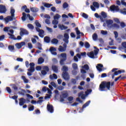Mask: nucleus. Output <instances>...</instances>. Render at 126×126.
I'll list each match as a JSON object with an SVG mask.
<instances>
[{
  "label": "nucleus",
  "mask_w": 126,
  "mask_h": 126,
  "mask_svg": "<svg viewBox=\"0 0 126 126\" xmlns=\"http://www.w3.org/2000/svg\"><path fill=\"white\" fill-rule=\"evenodd\" d=\"M15 12V10L13 8L10 9L11 16H8L7 17L3 19V16H0V20H2L4 19L5 22L7 24L9 21H12L13 18H14V13Z\"/></svg>",
  "instance_id": "f257e3e1"
},
{
  "label": "nucleus",
  "mask_w": 126,
  "mask_h": 126,
  "mask_svg": "<svg viewBox=\"0 0 126 126\" xmlns=\"http://www.w3.org/2000/svg\"><path fill=\"white\" fill-rule=\"evenodd\" d=\"M114 85V82H102L100 85H99V90L100 91H105V89L107 88L108 90H110V88L111 86H113Z\"/></svg>",
  "instance_id": "f03ea898"
},
{
  "label": "nucleus",
  "mask_w": 126,
  "mask_h": 126,
  "mask_svg": "<svg viewBox=\"0 0 126 126\" xmlns=\"http://www.w3.org/2000/svg\"><path fill=\"white\" fill-rule=\"evenodd\" d=\"M14 28H15L14 27H6L3 29L4 32H8V34L10 36L9 38L12 40H16V38L14 37V34H13L14 31L12 30L14 29Z\"/></svg>",
  "instance_id": "7ed1b4c3"
},
{
  "label": "nucleus",
  "mask_w": 126,
  "mask_h": 126,
  "mask_svg": "<svg viewBox=\"0 0 126 126\" xmlns=\"http://www.w3.org/2000/svg\"><path fill=\"white\" fill-rule=\"evenodd\" d=\"M107 26L109 28H112V29L118 30L120 29V25L118 24H113L114 21L112 20H108L106 21Z\"/></svg>",
  "instance_id": "20e7f679"
},
{
  "label": "nucleus",
  "mask_w": 126,
  "mask_h": 126,
  "mask_svg": "<svg viewBox=\"0 0 126 126\" xmlns=\"http://www.w3.org/2000/svg\"><path fill=\"white\" fill-rule=\"evenodd\" d=\"M36 70H41V69H42L41 70V74L42 75H46L47 74V72L49 71V67L47 66H43L41 67V66H37L36 67Z\"/></svg>",
  "instance_id": "39448f33"
},
{
  "label": "nucleus",
  "mask_w": 126,
  "mask_h": 126,
  "mask_svg": "<svg viewBox=\"0 0 126 126\" xmlns=\"http://www.w3.org/2000/svg\"><path fill=\"white\" fill-rule=\"evenodd\" d=\"M35 25H36V26H37V27L36 28V31H37V32H39V35L41 38H43L44 37V31L42 30H40V29H39V28H41V24L40 23H39V22H35Z\"/></svg>",
  "instance_id": "423d86ee"
},
{
  "label": "nucleus",
  "mask_w": 126,
  "mask_h": 126,
  "mask_svg": "<svg viewBox=\"0 0 126 126\" xmlns=\"http://www.w3.org/2000/svg\"><path fill=\"white\" fill-rule=\"evenodd\" d=\"M94 52H89L87 53V55L91 59H95L96 58L95 56H97L98 55V53L99 52V49H97V47H94Z\"/></svg>",
  "instance_id": "0eeeda50"
},
{
  "label": "nucleus",
  "mask_w": 126,
  "mask_h": 126,
  "mask_svg": "<svg viewBox=\"0 0 126 126\" xmlns=\"http://www.w3.org/2000/svg\"><path fill=\"white\" fill-rule=\"evenodd\" d=\"M27 18H29L31 21L34 20V18L30 16V14L27 15L26 13L23 12V16L22 17V20H23V21H25V20H26V19H27Z\"/></svg>",
  "instance_id": "6e6552de"
},
{
  "label": "nucleus",
  "mask_w": 126,
  "mask_h": 126,
  "mask_svg": "<svg viewBox=\"0 0 126 126\" xmlns=\"http://www.w3.org/2000/svg\"><path fill=\"white\" fill-rule=\"evenodd\" d=\"M88 92L89 93H91V92H92V91L91 90H89L85 92V94H84V93L81 92V93L78 94V97H81L82 99H85L86 97H87V95H88Z\"/></svg>",
  "instance_id": "1a4fd4ad"
},
{
  "label": "nucleus",
  "mask_w": 126,
  "mask_h": 126,
  "mask_svg": "<svg viewBox=\"0 0 126 126\" xmlns=\"http://www.w3.org/2000/svg\"><path fill=\"white\" fill-rule=\"evenodd\" d=\"M82 69H81V73H86L87 72H86V70H88L89 69V66L87 64H85L84 66H81Z\"/></svg>",
  "instance_id": "9d476101"
},
{
  "label": "nucleus",
  "mask_w": 126,
  "mask_h": 126,
  "mask_svg": "<svg viewBox=\"0 0 126 126\" xmlns=\"http://www.w3.org/2000/svg\"><path fill=\"white\" fill-rule=\"evenodd\" d=\"M62 95H60L61 99H62V101H63V99H65V98H67L68 96V93L66 91H63L62 92Z\"/></svg>",
  "instance_id": "9b49d317"
},
{
  "label": "nucleus",
  "mask_w": 126,
  "mask_h": 126,
  "mask_svg": "<svg viewBox=\"0 0 126 126\" xmlns=\"http://www.w3.org/2000/svg\"><path fill=\"white\" fill-rule=\"evenodd\" d=\"M30 68L28 69V71H30V72H33L35 71V68L34 67L35 66V64L33 63H31L30 64Z\"/></svg>",
  "instance_id": "f8f14e48"
},
{
  "label": "nucleus",
  "mask_w": 126,
  "mask_h": 126,
  "mask_svg": "<svg viewBox=\"0 0 126 126\" xmlns=\"http://www.w3.org/2000/svg\"><path fill=\"white\" fill-rule=\"evenodd\" d=\"M6 12V8L5 6L0 5V13H5Z\"/></svg>",
  "instance_id": "ddd939ff"
},
{
  "label": "nucleus",
  "mask_w": 126,
  "mask_h": 126,
  "mask_svg": "<svg viewBox=\"0 0 126 126\" xmlns=\"http://www.w3.org/2000/svg\"><path fill=\"white\" fill-rule=\"evenodd\" d=\"M23 46H25V42H22L15 44V46L16 47L17 49H21L22 47H23Z\"/></svg>",
  "instance_id": "4468645a"
},
{
  "label": "nucleus",
  "mask_w": 126,
  "mask_h": 126,
  "mask_svg": "<svg viewBox=\"0 0 126 126\" xmlns=\"http://www.w3.org/2000/svg\"><path fill=\"white\" fill-rule=\"evenodd\" d=\"M68 39H69V36H68V34L65 33L64 34V38L63 39V41L66 43V44H68Z\"/></svg>",
  "instance_id": "2eb2a0df"
},
{
  "label": "nucleus",
  "mask_w": 126,
  "mask_h": 126,
  "mask_svg": "<svg viewBox=\"0 0 126 126\" xmlns=\"http://www.w3.org/2000/svg\"><path fill=\"white\" fill-rule=\"evenodd\" d=\"M111 11H118L119 6L112 5L110 7Z\"/></svg>",
  "instance_id": "dca6fc26"
},
{
  "label": "nucleus",
  "mask_w": 126,
  "mask_h": 126,
  "mask_svg": "<svg viewBox=\"0 0 126 126\" xmlns=\"http://www.w3.org/2000/svg\"><path fill=\"white\" fill-rule=\"evenodd\" d=\"M47 108L48 112L50 113H54V108L51 104H47Z\"/></svg>",
  "instance_id": "f3484780"
},
{
  "label": "nucleus",
  "mask_w": 126,
  "mask_h": 126,
  "mask_svg": "<svg viewBox=\"0 0 126 126\" xmlns=\"http://www.w3.org/2000/svg\"><path fill=\"white\" fill-rule=\"evenodd\" d=\"M62 75L64 80H69V75L68 74V73H63Z\"/></svg>",
  "instance_id": "a211bd4d"
},
{
  "label": "nucleus",
  "mask_w": 126,
  "mask_h": 126,
  "mask_svg": "<svg viewBox=\"0 0 126 126\" xmlns=\"http://www.w3.org/2000/svg\"><path fill=\"white\" fill-rule=\"evenodd\" d=\"M58 58L64 60V61H66V54L62 53L60 55H58Z\"/></svg>",
  "instance_id": "6ab92c4d"
},
{
  "label": "nucleus",
  "mask_w": 126,
  "mask_h": 126,
  "mask_svg": "<svg viewBox=\"0 0 126 126\" xmlns=\"http://www.w3.org/2000/svg\"><path fill=\"white\" fill-rule=\"evenodd\" d=\"M62 71L63 73H67V71H68V67L65 65L63 66Z\"/></svg>",
  "instance_id": "aec40b11"
},
{
  "label": "nucleus",
  "mask_w": 126,
  "mask_h": 126,
  "mask_svg": "<svg viewBox=\"0 0 126 126\" xmlns=\"http://www.w3.org/2000/svg\"><path fill=\"white\" fill-rule=\"evenodd\" d=\"M50 51L52 54V55H57V52H56V51H57V49L55 47H50Z\"/></svg>",
  "instance_id": "412c9836"
},
{
  "label": "nucleus",
  "mask_w": 126,
  "mask_h": 126,
  "mask_svg": "<svg viewBox=\"0 0 126 126\" xmlns=\"http://www.w3.org/2000/svg\"><path fill=\"white\" fill-rule=\"evenodd\" d=\"M26 102V99L21 98L20 99V102L19 103L20 106H23Z\"/></svg>",
  "instance_id": "4be33fe9"
},
{
  "label": "nucleus",
  "mask_w": 126,
  "mask_h": 126,
  "mask_svg": "<svg viewBox=\"0 0 126 126\" xmlns=\"http://www.w3.org/2000/svg\"><path fill=\"white\" fill-rule=\"evenodd\" d=\"M96 68H97V70H98V71H102V68H103V64L99 63L97 64V65H96Z\"/></svg>",
  "instance_id": "5701e85b"
},
{
  "label": "nucleus",
  "mask_w": 126,
  "mask_h": 126,
  "mask_svg": "<svg viewBox=\"0 0 126 126\" xmlns=\"http://www.w3.org/2000/svg\"><path fill=\"white\" fill-rule=\"evenodd\" d=\"M28 34V31H27L26 30H22L21 31L20 35L21 36H23V35H27Z\"/></svg>",
  "instance_id": "b1692460"
},
{
  "label": "nucleus",
  "mask_w": 126,
  "mask_h": 126,
  "mask_svg": "<svg viewBox=\"0 0 126 126\" xmlns=\"http://www.w3.org/2000/svg\"><path fill=\"white\" fill-rule=\"evenodd\" d=\"M30 9L31 11H32V12H38V11H39V9H38L36 7H31Z\"/></svg>",
  "instance_id": "393cba45"
},
{
  "label": "nucleus",
  "mask_w": 126,
  "mask_h": 126,
  "mask_svg": "<svg viewBox=\"0 0 126 126\" xmlns=\"http://www.w3.org/2000/svg\"><path fill=\"white\" fill-rule=\"evenodd\" d=\"M58 27L61 30H65L66 29H67V27H65V26H63V25L60 24L58 25Z\"/></svg>",
  "instance_id": "a878e982"
},
{
  "label": "nucleus",
  "mask_w": 126,
  "mask_h": 126,
  "mask_svg": "<svg viewBox=\"0 0 126 126\" xmlns=\"http://www.w3.org/2000/svg\"><path fill=\"white\" fill-rule=\"evenodd\" d=\"M78 59H81V55L79 54H77L76 56L74 57V60L75 62H78Z\"/></svg>",
  "instance_id": "bb28decb"
},
{
  "label": "nucleus",
  "mask_w": 126,
  "mask_h": 126,
  "mask_svg": "<svg viewBox=\"0 0 126 126\" xmlns=\"http://www.w3.org/2000/svg\"><path fill=\"white\" fill-rule=\"evenodd\" d=\"M90 103H91V101H89L83 105L82 109V112H83V109L84 108H86V107H88V106H89V104H90Z\"/></svg>",
  "instance_id": "cd10ccee"
},
{
  "label": "nucleus",
  "mask_w": 126,
  "mask_h": 126,
  "mask_svg": "<svg viewBox=\"0 0 126 126\" xmlns=\"http://www.w3.org/2000/svg\"><path fill=\"white\" fill-rule=\"evenodd\" d=\"M33 37H32V43H33V44H35V43L37 42V41H36V39L37 40H38V36H36V35H34Z\"/></svg>",
  "instance_id": "c85d7f7f"
},
{
  "label": "nucleus",
  "mask_w": 126,
  "mask_h": 126,
  "mask_svg": "<svg viewBox=\"0 0 126 126\" xmlns=\"http://www.w3.org/2000/svg\"><path fill=\"white\" fill-rule=\"evenodd\" d=\"M50 79H58V76L56 74H53L50 75Z\"/></svg>",
  "instance_id": "c756f323"
},
{
  "label": "nucleus",
  "mask_w": 126,
  "mask_h": 126,
  "mask_svg": "<svg viewBox=\"0 0 126 126\" xmlns=\"http://www.w3.org/2000/svg\"><path fill=\"white\" fill-rule=\"evenodd\" d=\"M58 50L59 51V52H65V51H66V49H65V48L63 47L60 46L58 48Z\"/></svg>",
  "instance_id": "7c9ffc66"
},
{
  "label": "nucleus",
  "mask_w": 126,
  "mask_h": 126,
  "mask_svg": "<svg viewBox=\"0 0 126 126\" xmlns=\"http://www.w3.org/2000/svg\"><path fill=\"white\" fill-rule=\"evenodd\" d=\"M22 79L23 80L25 83H28L29 82V80L26 78V77H25L24 76H22Z\"/></svg>",
  "instance_id": "2f4dec72"
},
{
  "label": "nucleus",
  "mask_w": 126,
  "mask_h": 126,
  "mask_svg": "<svg viewBox=\"0 0 126 126\" xmlns=\"http://www.w3.org/2000/svg\"><path fill=\"white\" fill-rule=\"evenodd\" d=\"M52 69L55 73H58V66L56 65L52 66Z\"/></svg>",
  "instance_id": "473e14b6"
},
{
  "label": "nucleus",
  "mask_w": 126,
  "mask_h": 126,
  "mask_svg": "<svg viewBox=\"0 0 126 126\" xmlns=\"http://www.w3.org/2000/svg\"><path fill=\"white\" fill-rule=\"evenodd\" d=\"M51 43H52V44H54V45H57V44L59 43V40H58V39L56 38H54L52 40Z\"/></svg>",
  "instance_id": "72a5a7b5"
},
{
  "label": "nucleus",
  "mask_w": 126,
  "mask_h": 126,
  "mask_svg": "<svg viewBox=\"0 0 126 126\" xmlns=\"http://www.w3.org/2000/svg\"><path fill=\"white\" fill-rule=\"evenodd\" d=\"M44 63V59L42 58H40L38 59V64H41V63Z\"/></svg>",
  "instance_id": "f704fd0d"
},
{
  "label": "nucleus",
  "mask_w": 126,
  "mask_h": 126,
  "mask_svg": "<svg viewBox=\"0 0 126 126\" xmlns=\"http://www.w3.org/2000/svg\"><path fill=\"white\" fill-rule=\"evenodd\" d=\"M76 32L77 33V35H82V36H83L84 34L82 32H81L79 30H78V28H76Z\"/></svg>",
  "instance_id": "c9c22d12"
},
{
  "label": "nucleus",
  "mask_w": 126,
  "mask_h": 126,
  "mask_svg": "<svg viewBox=\"0 0 126 126\" xmlns=\"http://www.w3.org/2000/svg\"><path fill=\"white\" fill-rule=\"evenodd\" d=\"M61 17L62 16L61 15L57 14L54 16V19L55 20H58L59 18H61Z\"/></svg>",
  "instance_id": "e433bc0d"
},
{
  "label": "nucleus",
  "mask_w": 126,
  "mask_h": 126,
  "mask_svg": "<svg viewBox=\"0 0 126 126\" xmlns=\"http://www.w3.org/2000/svg\"><path fill=\"white\" fill-rule=\"evenodd\" d=\"M94 16L96 18H100V19L101 20V21H103V18H102V16L101 15H99L98 13H95Z\"/></svg>",
  "instance_id": "4c0bfd02"
},
{
  "label": "nucleus",
  "mask_w": 126,
  "mask_h": 126,
  "mask_svg": "<svg viewBox=\"0 0 126 126\" xmlns=\"http://www.w3.org/2000/svg\"><path fill=\"white\" fill-rule=\"evenodd\" d=\"M72 66L73 69H78V66H77L76 63H73L72 64Z\"/></svg>",
  "instance_id": "58836bf2"
},
{
  "label": "nucleus",
  "mask_w": 126,
  "mask_h": 126,
  "mask_svg": "<svg viewBox=\"0 0 126 126\" xmlns=\"http://www.w3.org/2000/svg\"><path fill=\"white\" fill-rule=\"evenodd\" d=\"M113 20L115 23H117V24H120L121 23V22L120 21V19L118 18H114L113 19Z\"/></svg>",
  "instance_id": "ea45409f"
},
{
  "label": "nucleus",
  "mask_w": 126,
  "mask_h": 126,
  "mask_svg": "<svg viewBox=\"0 0 126 126\" xmlns=\"http://www.w3.org/2000/svg\"><path fill=\"white\" fill-rule=\"evenodd\" d=\"M44 41L45 43H50V37L46 36L44 37Z\"/></svg>",
  "instance_id": "a19ab883"
},
{
  "label": "nucleus",
  "mask_w": 126,
  "mask_h": 126,
  "mask_svg": "<svg viewBox=\"0 0 126 126\" xmlns=\"http://www.w3.org/2000/svg\"><path fill=\"white\" fill-rule=\"evenodd\" d=\"M101 17H103V18H107V13H106L104 12H101Z\"/></svg>",
  "instance_id": "79ce46f5"
},
{
  "label": "nucleus",
  "mask_w": 126,
  "mask_h": 126,
  "mask_svg": "<svg viewBox=\"0 0 126 126\" xmlns=\"http://www.w3.org/2000/svg\"><path fill=\"white\" fill-rule=\"evenodd\" d=\"M93 5L94 7H96V8H99V3H98V2H93Z\"/></svg>",
  "instance_id": "37998d69"
},
{
  "label": "nucleus",
  "mask_w": 126,
  "mask_h": 126,
  "mask_svg": "<svg viewBox=\"0 0 126 126\" xmlns=\"http://www.w3.org/2000/svg\"><path fill=\"white\" fill-rule=\"evenodd\" d=\"M67 100L69 102V103H72V100H73V96H69L67 98Z\"/></svg>",
  "instance_id": "c03bdc74"
},
{
  "label": "nucleus",
  "mask_w": 126,
  "mask_h": 126,
  "mask_svg": "<svg viewBox=\"0 0 126 126\" xmlns=\"http://www.w3.org/2000/svg\"><path fill=\"white\" fill-rule=\"evenodd\" d=\"M8 49H9V51H10L11 52L14 51V46H9L8 47Z\"/></svg>",
  "instance_id": "a18cd8bd"
},
{
  "label": "nucleus",
  "mask_w": 126,
  "mask_h": 126,
  "mask_svg": "<svg viewBox=\"0 0 126 126\" xmlns=\"http://www.w3.org/2000/svg\"><path fill=\"white\" fill-rule=\"evenodd\" d=\"M85 47L86 49H89V48H90V44L89 43L86 42L85 43Z\"/></svg>",
  "instance_id": "49530a36"
},
{
  "label": "nucleus",
  "mask_w": 126,
  "mask_h": 126,
  "mask_svg": "<svg viewBox=\"0 0 126 126\" xmlns=\"http://www.w3.org/2000/svg\"><path fill=\"white\" fill-rule=\"evenodd\" d=\"M77 70H78V69H73V70L72 71L73 75H76V74H77Z\"/></svg>",
  "instance_id": "de8ad7c7"
},
{
  "label": "nucleus",
  "mask_w": 126,
  "mask_h": 126,
  "mask_svg": "<svg viewBox=\"0 0 126 126\" xmlns=\"http://www.w3.org/2000/svg\"><path fill=\"white\" fill-rule=\"evenodd\" d=\"M65 60H64V59H61L60 60V64L61 65H63V64H64V62H65Z\"/></svg>",
  "instance_id": "09e8293b"
},
{
  "label": "nucleus",
  "mask_w": 126,
  "mask_h": 126,
  "mask_svg": "<svg viewBox=\"0 0 126 126\" xmlns=\"http://www.w3.org/2000/svg\"><path fill=\"white\" fill-rule=\"evenodd\" d=\"M58 24H59V21H58V20H54L52 21V24H54V25H58Z\"/></svg>",
  "instance_id": "8fccbe9b"
},
{
  "label": "nucleus",
  "mask_w": 126,
  "mask_h": 126,
  "mask_svg": "<svg viewBox=\"0 0 126 126\" xmlns=\"http://www.w3.org/2000/svg\"><path fill=\"white\" fill-rule=\"evenodd\" d=\"M97 34L96 33H94L93 35V40H94V41H96V40H97Z\"/></svg>",
  "instance_id": "3c124183"
},
{
  "label": "nucleus",
  "mask_w": 126,
  "mask_h": 126,
  "mask_svg": "<svg viewBox=\"0 0 126 126\" xmlns=\"http://www.w3.org/2000/svg\"><path fill=\"white\" fill-rule=\"evenodd\" d=\"M46 30H47L49 33H52L53 32V29L51 28L46 27Z\"/></svg>",
  "instance_id": "603ef678"
},
{
  "label": "nucleus",
  "mask_w": 126,
  "mask_h": 126,
  "mask_svg": "<svg viewBox=\"0 0 126 126\" xmlns=\"http://www.w3.org/2000/svg\"><path fill=\"white\" fill-rule=\"evenodd\" d=\"M57 89L59 91H62L64 89V87H63V86H59L58 88Z\"/></svg>",
  "instance_id": "864d4df0"
},
{
  "label": "nucleus",
  "mask_w": 126,
  "mask_h": 126,
  "mask_svg": "<svg viewBox=\"0 0 126 126\" xmlns=\"http://www.w3.org/2000/svg\"><path fill=\"white\" fill-rule=\"evenodd\" d=\"M122 46L123 49H126V42H123L122 43Z\"/></svg>",
  "instance_id": "5fc2aeb1"
},
{
  "label": "nucleus",
  "mask_w": 126,
  "mask_h": 126,
  "mask_svg": "<svg viewBox=\"0 0 126 126\" xmlns=\"http://www.w3.org/2000/svg\"><path fill=\"white\" fill-rule=\"evenodd\" d=\"M120 13L122 14H124V15H126V9H124V10H120Z\"/></svg>",
  "instance_id": "6e6d98bb"
},
{
  "label": "nucleus",
  "mask_w": 126,
  "mask_h": 126,
  "mask_svg": "<svg viewBox=\"0 0 126 126\" xmlns=\"http://www.w3.org/2000/svg\"><path fill=\"white\" fill-rule=\"evenodd\" d=\"M44 6H45V7H47L48 8H49V7H51V6H52V4L45 3Z\"/></svg>",
  "instance_id": "4d7b16f0"
},
{
  "label": "nucleus",
  "mask_w": 126,
  "mask_h": 126,
  "mask_svg": "<svg viewBox=\"0 0 126 126\" xmlns=\"http://www.w3.org/2000/svg\"><path fill=\"white\" fill-rule=\"evenodd\" d=\"M121 73H122V71L119 70L118 71H115L114 74L116 76V75H119V74H121Z\"/></svg>",
  "instance_id": "13d9d810"
},
{
  "label": "nucleus",
  "mask_w": 126,
  "mask_h": 126,
  "mask_svg": "<svg viewBox=\"0 0 126 126\" xmlns=\"http://www.w3.org/2000/svg\"><path fill=\"white\" fill-rule=\"evenodd\" d=\"M37 48L39 50H43L42 45L40 43H37Z\"/></svg>",
  "instance_id": "bf43d9fd"
},
{
  "label": "nucleus",
  "mask_w": 126,
  "mask_h": 126,
  "mask_svg": "<svg viewBox=\"0 0 126 126\" xmlns=\"http://www.w3.org/2000/svg\"><path fill=\"white\" fill-rule=\"evenodd\" d=\"M120 24V26H121L122 28H124V27H126V24H125L124 22H122Z\"/></svg>",
  "instance_id": "052dcab7"
},
{
  "label": "nucleus",
  "mask_w": 126,
  "mask_h": 126,
  "mask_svg": "<svg viewBox=\"0 0 126 126\" xmlns=\"http://www.w3.org/2000/svg\"><path fill=\"white\" fill-rule=\"evenodd\" d=\"M28 28H29V29H34V27L33 26V25H31V24H28Z\"/></svg>",
  "instance_id": "680f3d73"
},
{
  "label": "nucleus",
  "mask_w": 126,
  "mask_h": 126,
  "mask_svg": "<svg viewBox=\"0 0 126 126\" xmlns=\"http://www.w3.org/2000/svg\"><path fill=\"white\" fill-rule=\"evenodd\" d=\"M50 84L52 86H53L55 88L57 87V84H55L54 82H51Z\"/></svg>",
  "instance_id": "e2e57ef3"
},
{
  "label": "nucleus",
  "mask_w": 126,
  "mask_h": 126,
  "mask_svg": "<svg viewBox=\"0 0 126 126\" xmlns=\"http://www.w3.org/2000/svg\"><path fill=\"white\" fill-rule=\"evenodd\" d=\"M82 16L83 17H84V18H86V19L88 18V15L86 14L85 13H82Z\"/></svg>",
  "instance_id": "0e129e2a"
},
{
  "label": "nucleus",
  "mask_w": 126,
  "mask_h": 126,
  "mask_svg": "<svg viewBox=\"0 0 126 126\" xmlns=\"http://www.w3.org/2000/svg\"><path fill=\"white\" fill-rule=\"evenodd\" d=\"M28 47L29 49H32V48H33V45H32V43H28Z\"/></svg>",
  "instance_id": "69168bd1"
},
{
  "label": "nucleus",
  "mask_w": 126,
  "mask_h": 126,
  "mask_svg": "<svg viewBox=\"0 0 126 126\" xmlns=\"http://www.w3.org/2000/svg\"><path fill=\"white\" fill-rule=\"evenodd\" d=\"M28 109H29V111H33L34 110V106H30Z\"/></svg>",
  "instance_id": "338daca9"
},
{
  "label": "nucleus",
  "mask_w": 126,
  "mask_h": 126,
  "mask_svg": "<svg viewBox=\"0 0 126 126\" xmlns=\"http://www.w3.org/2000/svg\"><path fill=\"white\" fill-rule=\"evenodd\" d=\"M101 33L102 35H107V34H108V32L106 31H101Z\"/></svg>",
  "instance_id": "774afa93"
}]
</instances>
